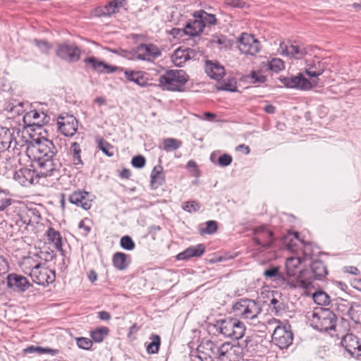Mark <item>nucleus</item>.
Wrapping results in <instances>:
<instances>
[{
    "instance_id": "1",
    "label": "nucleus",
    "mask_w": 361,
    "mask_h": 361,
    "mask_svg": "<svg viewBox=\"0 0 361 361\" xmlns=\"http://www.w3.org/2000/svg\"><path fill=\"white\" fill-rule=\"evenodd\" d=\"M38 155L35 163L40 176H59L62 164L56 157L57 149L52 141L44 139L38 142Z\"/></svg>"
},
{
    "instance_id": "2",
    "label": "nucleus",
    "mask_w": 361,
    "mask_h": 361,
    "mask_svg": "<svg viewBox=\"0 0 361 361\" xmlns=\"http://www.w3.org/2000/svg\"><path fill=\"white\" fill-rule=\"evenodd\" d=\"M310 325L320 331L333 330L336 327L337 317L329 309L317 308L307 316Z\"/></svg>"
},
{
    "instance_id": "3",
    "label": "nucleus",
    "mask_w": 361,
    "mask_h": 361,
    "mask_svg": "<svg viewBox=\"0 0 361 361\" xmlns=\"http://www.w3.org/2000/svg\"><path fill=\"white\" fill-rule=\"evenodd\" d=\"M307 271H300L295 282H290L279 272V268L273 267L264 271V275L267 278L273 279L281 286H289L291 288H301L303 289H309L312 286V279L305 276Z\"/></svg>"
},
{
    "instance_id": "4",
    "label": "nucleus",
    "mask_w": 361,
    "mask_h": 361,
    "mask_svg": "<svg viewBox=\"0 0 361 361\" xmlns=\"http://www.w3.org/2000/svg\"><path fill=\"white\" fill-rule=\"evenodd\" d=\"M188 77L183 70H169L159 78V85L163 90L181 91Z\"/></svg>"
},
{
    "instance_id": "5",
    "label": "nucleus",
    "mask_w": 361,
    "mask_h": 361,
    "mask_svg": "<svg viewBox=\"0 0 361 361\" xmlns=\"http://www.w3.org/2000/svg\"><path fill=\"white\" fill-rule=\"evenodd\" d=\"M216 327L219 332L225 337L236 340L241 338L245 331L243 323L234 318H228L218 321Z\"/></svg>"
},
{
    "instance_id": "6",
    "label": "nucleus",
    "mask_w": 361,
    "mask_h": 361,
    "mask_svg": "<svg viewBox=\"0 0 361 361\" xmlns=\"http://www.w3.org/2000/svg\"><path fill=\"white\" fill-rule=\"evenodd\" d=\"M233 310L236 316L245 319H254L262 312L259 304L248 298L240 299L233 305Z\"/></svg>"
},
{
    "instance_id": "7",
    "label": "nucleus",
    "mask_w": 361,
    "mask_h": 361,
    "mask_svg": "<svg viewBox=\"0 0 361 361\" xmlns=\"http://www.w3.org/2000/svg\"><path fill=\"white\" fill-rule=\"evenodd\" d=\"M133 54L136 60L152 61L161 55V51L154 44L142 43L133 49Z\"/></svg>"
},
{
    "instance_id": "8",
    "label": "nucleus",
    "mask_w": 361,
    "mask_h": 361,
    "mask_svg": "<svg viewBox=\"0 0 361 361\" xmlns=\"http://www.w3.org/2000/svg\"><path fill=\"white\" fill-rule=\"evenodd\" d=\"M56 54L62 60L74 63L80 60L81 50L75 44L66 42L57 45Z\"/></svg>"
},
{
    "instance_id": "9",
    "label": "nucleus",
    "mask_w": 361,
    "mask_h": 361,
    "mask_svg": "<svg viewBox=\"0 0 361 361\" xmlns=\"http://www.w3.org/2000/svg\"><path fill=\"white\" fill-rule=\"evenodd\" d=\"M197 357L201 361H219V346L210 340L201 342L197 348Z\"/></svg>"
},
{
    "instance_id": "10",
    "label": "nucleus",
    "mask_w": 361,
    "mask_h": 361,
    "mask_svg": "<svg viewBox=\"0 0 361 361\" xmlns=\"http://www.w3.org/2000/svg\"><path fill=\"white\" fill-rule=\"evenodd\" d=\"M32 281L39 285L46 286L55 280V271L40 264H36L30 271Z\"/></svg>"
},
{
    "instance_id": "11",
    "label": "nucleus",
    "mask_w": 361,
    "mask_h": 361,
    "mask_svg": "<svg viewBox=\"0 0 361 361\" xmlns=\"http://www.w3.org/2000/svg\"><path fill=\"white\" fill-rule=\"evenodd\" d=\"M290 326H278L272 334V341L281 349L287 348L293 342V333Z\"/></svg>"
},
{
    "instance_id": "12",
    "label": "nucleus",
    "mask_w": 361,
    "mask_h": 361,
    "mask_svg": "<svg viewBox=\"0 0 361 361\" xmlns=\"http://www.w3.org/2000/svg\"><path fill=\"white\" fill-rule=\"evenodd\" d=\"M238 44L239 50L244 54L255 55L259 51V42L247 33L241 34Z\"/></svg>"
},
{
    "instance_id": "13",
    "label": "nucleus",
    "mask_w": 361,
    "mask_h": 361,
    "mask_svg": "<svg viewBox=\"0 0 361 361\" xmlns=\"http://www.w3.org/2000/svg\"><path fill=\"white\" fill-rule=\"evenodd\" d=\"M243 355V348L226 342L219 346V361H238Z\"/></svg>"
},
{
    "instance_id": "14",
    "label": "nucleus",
    "mask_w": 361,
    "mask_h": 361,
    "mask_svg": "<svg viewBox=\"0 0 361 361\" xmlns=\"http://www.w3.org/2000/svg\"><path fill=\"white\" fill-rule=\"evenodd\" d=\"M57 125L60 132L67 137L75 135L78 129V121L72 115L60 116L58 118Z\"/></svg>"
},
{
    "instance_id": "15",
    "label": "nucleus",
    "mask_w": 361,
    "mask_h": 361,
    "mask_svg": "<svg viewBox=\"0 0 361 361\" xmlns=\"http://www.w3.org/2000/svg\"><path fill=\"white\" fill-rule=\"evenodd\" d=\"M280 81L288 88H295L300 90H309L312 87V82L305 78L302 73L294 77H281Z\"/></svg>"
},
{
    "instance_id": "16",
    "label": "nucleus",
    "mask_w": 361,
    "mask_h": 361,
    "mask_svg": "<svg viewBox=\"0 0 361 361\" xmlns=\"http://www.w3.org/2000/svg\"><path fill=\"white\" fill-rule=\"evenodd\" d=\"M341 345L351 357L357 358L361 356V342L355 335H345L341 339Z\"/></svg>"
},
{
    "instance_id": "17",
    "label": "nucleus",
    "mask_w": 361,
    "mask_h": 361,
    "mask_svg": "<svg viewBox=\"0 0 361 361\" xmlns=\"http://www.w3.org/2000/svg\"><path fill=\"white\" fill-rule=\"evenodd\" d=\"M39 174L37 170L22 168L16 171L14 179L23 186H29L38 182Z\"/></svg>"
},
{
    "instance_id": "18",
    "label": "nucleus",
    "mask_w": 361,
    "mask_h": 361,
    "mask_svg": "<svg viewBox=\"0 0 361 361\" xmlns=\"http://www.w3.org/2000/svg\"><path fill=\"white\" fill-rule=\"evenodd\" d=\"M7 286L13 290L18 293H23L30 286L27 279L17 274H9L7 277Z\"/></svg>"
},
{
    "instance_id": "19",
    "label": "nucleus",
    "mask_w": 361,
    "mask_h": 361,
    "mask_svg": "<svg viewBox=\"0 0 361 361\" xmlns=\"http://www.w3.org/2000/svg\"><path fill=\"white\" fill-rule=\"evenodd\" d=\"M84 63L89 68L99 73H111L118 69V67L109 65L94 56L85 59Z\"/></svg>"
},
{
    "instance_id": "20",
    "label": "nucleus",
    "mask_w": 361,
    "mask_h": 361,
    "mask_svg": "<svg viewBox=\"0 0 361 361\" xmlns=\"http://www.w3.org/2000/svg\"><path fill=\"white\" fill-rule=\"evenodd\" d=\"M255 243L263 247L268 248L274 241L272 232L264 226H259L254 230Z\"/></svg>"
},
{
    "instance_id": "21",
    "label": "nucleus",
    "mask_w": 361,
    "mask_h": 361,
    "mask_svg": "<svg viewBox=\"0 0 361 361\" xmlns=\"http://www.w3.org/2000/svg\"><path fill=\"white\" fill-rule=\"evenodd\" d=\"M89 192L84 190H78L70 195L68 200L71 203L75 204L85 210L92 207V199Z\"/></svg>"
},
{
    "instance_id": "22",
    "label": "nucleus",
    "mask_w": 361,
    "mask_h": 361,
    "mask_svg": "<svg viewBox=\"0 0 361 361\" xmlns=\"http://www.w3.org/2000/svg\"><path fill=\"white\" fill-rule=\"evenodd\" d=\"M305 271H307L305 276L312 279V283H313V279L322 280L328 274L326 266L320 259H316L312 262L311 271L313 274V278L307 276L308 271L307 270ZM312 287H313L312 285L310 288Z\"/></svg>"
},
{
    "instance_id": "23",
    "label": "nucleus",
    "mask_w": 361,
    "mask_h": 361,
    "mask_svg": "<svg viewBox=\"0 0 361 361\" xmlns=\"http://www.w3.org/2000/svg\"><path fill=\"white\" fill-rule=\"evenodd\" d=\"M280 49L283 55L286 54L297 59H301L307 54L305 48L300 45L290 44L287 46L284 43H281Z\"/></svg>"
},
{
    "instance_id": "24",
    "label": "nucleus",
    "mask_w": 361,
    "mask_h": 361,
    "mask_svg": "<svg viewBox=\"0 0 361 361\" xmlns=\"http://www.w3.org/2000/svg\"><path fill=\"white\" fill-rule=\"evenodd\" d=\"M205 72L211 78L219 80L225 74L224 68L216 62L207 61L205 64Z\"/></svg>"
},
{
    "instance_id": "25",
    "label": "nucleus",
    "mask_w": 361,
    "mask_h": 361,
    "mask_svg": "<svg viewBox=\"0 0 361 361\" xmlns=\"http://www.w3.org/2000/svg\"><path fill=\"white\" fill-rule=\"evenodd\" d=\"M205 252V247L203 244H199L196 246H191L182 252H180L176 258L178 260H187L191 257H198L202 256Z\"/></svg>"
},
{
    "instance_id": "26",
    "label": "nucleus",
    "mask_w": 361,
    "mask_h": 361,
    "mask_svg": "<svg viewBox=\"0 0 361 361\" xmlns=\"http://www.w3.org/2000/svg\"><path fill=\"white\" fill-rule=\"evenodd\" d=\"M204 25L202 24L198 18H195L193 20L188 21L183 30L185 35L195 37L199 35L203 32Z\"/></svg>"
},
{
    "instance_id": "27",
    "label": "nucleus",
    "mask_w": 361,
    "mask_h": 361,
    "mask_svg": "<svg viewBox=\"0 0 361 361\" xmlns=\"http://www.w3.org/2000/svg\"><path fill=\"white\" fill-rule=\"evenodd\" d=\"M163 168L161 166H155L152 171L150 175V185L154 189L162 185L165 182V178L162 173Z\"/></svg>"
},
{
    "instance_id": "28",
    "label": "nucleus",
    "mask_w": 361,
    "mask_h": 361,
    "mask_svg": "<svg viewBox=\"0 0 361 361\" xmlns=\"http://www.w3.org/2000/svg\"><path fill=\"white\" fill-rule=\"evenodd\" d=\"M124 74L127 80L140 87H145L147 85V80L140 71H125Z\"/></svg>"
},
{
    "instance_id": "29",
    "label": "nucleus",
    "mask_w": 361,
    "mask_h": 361,
    "mask_svg": "<svg viewBox=\"0 0 361 361\" xmlns=\"http://www.w3.org/2000/svg\"><path fill=\"white\" fill-rule=\"evenodd\" d=\"M194 18H198L204 25V27L206 25H213L216 23V18L214 15L209 14L203 10L197 11L193 14Z\"/></svg>"
},
{
    "instance_id": "30",
    "label": "nucleus",
    "mask_w": 361,
    "mask_h": 361,
    "mask_svg": "<svg viewBox=\"0 0 361 361\" xmlns=\"http://www.w3.org/2000/svg\"><path fill=\"white\" fill-rule=\"evenodd\" d=\"M12 134L7 128H0V150L7 149L11 147Z\"/></svg>"
},
{
    "instance_id": "31",
    "label": "nucleus",
    "mask_w": 361,
    "mask_h": 361,
    "mask_svg": "<svg viewBox=\"0 0 361 361\" xmlns=\"http://www.w3.org/2000/svg\"><path fill=\"white\" fill-rule=\"evenodd\" d=\"M47 235L48 240L54 244L56 250L63 252L62 240L60 233L50 227L47 231Z\"/></svg>"
},
{
    "instance_id": "32",
    "label": "nucleus",
    "mask_w": 361,
    "mask_h": 361,
    "mask_svg": "<svg viewBox=\"0 0 361 361\" xmlns=\"http://www.w3.org/2000/svg\"><path fill=\"white\" fill-rule=\"evenodd\" d=\"M302 262L300 257H291L286 259V267L288 276H293L297 274V269Z\"/></svg>"
},
{
    "instance_id": "33",
    "label": "nucleus",
    "mask_w": 361,
    "mask_h": 361,
    "mask_svg": "<svg viewBox=\"0 0 361 361\" xmlns=\"http://www.w3.org/2000/svg\"><path fill=\"white\" fill-rule=\"evenodd\" d=\"M299 242V233L297 232L290 233L283 240L284 245L291 252H295L297 250Z\"/></svg>"
},
{
    "instance_id": "34",
    "label": "nucleus",
    "mask_w": 361,
    "mask_h": 361,
    "mask_svg": "<svg viewBox=\"0 0 361 361\" xmlns=\"http://www.w3.org/2000/svg\"><path fill=\"white\" fill-rule=\"evenodd\" d=\"M271 312L274 313L275 315L279 316L281 314V313L286 309V305L283 299H278L276 298H273L270 300V304L269 305Z\"/></svg>"
},
{
    "instance_id": "35",
    "label": "nucleus",
    "mask_w": 361,
    "mask_h": 361,
    "mask_svg": "<svg viewBox=\"0 0 361 361\" xmlns=\"http://www.w3.org/2000/svg\"><path fill=\"white\" fill-rule=\"evenodd\" d=\"M70 154L73 157V162L75 165H82L83 162L82 161L80 154L81 149L80 145L76 142H72L69 149Z\"/></svg>"
},
{
    "instance_id": "36",
    "label": "nucleus",
    "mask_w": 361,
    "mask_h": 361,
    "mask_svg": "<svg viewBox=\"0 0 361 361\" xmlns=\"http://www.w3.org/2000/svg\"><path fill=\"white\" fill-rule=\"evenodd\" d=\"M25 353H38V354H44L49 353L51 355H55L59 353L58 350L49 348H43L40 346H34L30 345L24 349Z\"/></svg>"
},
{
    "instance_id": "37",
    "label": "nucleus",
    "mask_w": 361,
    "mask_h": 361,
    "mask_svg": "<svg viewBox=\"0 0 361 361\" xmlns=\"http://www.w3.org/2000/svg\"><path fill=\"white\" fill-rule=\"evenodd\" d=\"M151 342L147 345V352L149 354H155L159 352L161 345L160 336L157 334H152L149 336Z\"/></svg>"
},
{
    "instance_id": "38",
    "label": "nucleus",
    "mask_w": 361,
    "mask_h": 361,
    "mask_svg": "<svg viewBox=\"0 0 361 361\" xmlns=\"http://www.w3.org/2000/svg\"><path fill=\"white\" fill-rule=\"evenodd\" d=\"M127 255L123 252H116L113 256V264L118 270H123L128 267Z\"/></svg>"
},
{
    "instance_id": "39",
    "label": "nucleus",
    "mask_w": 361,
    "mask_h": 361,
    "mask_svg": "<svg viewBox=\"0 0 361 361\" xmlns=\"http://www.w3.org/2000/svg\"><path fill=\"white\" fill-rule=\"evenodd\" d=\"M348 314L355 323L361 324V305L352 303L348 310Z\"/></svg>"
},
{
    "instance_id": "40",
    "label": "nucleus",
    "mask_w": 361,
    "mask_h": 361,
    "mask_svg": "<svg viewBox=\"0 0 361 361\" xmlns=\"http://www.w3.org/2000/svg\"><path fill=\"white\" fill-rule=\"evenodd\" d=\"M312 298L314 302L319 305H327L330 303L329 296L322 290L314 293Z\"/></svg>"
},
{
    "instance_id": "41",
    "label": "nucleus",
    "mask_w": 361,
    "mask_h": 361,
    "mask_svg": "<svg viewBox=\"0 0 361 361\" xmlns=\"http://www.w3.org/2000/svg\"><path fill=\"white\" fill-rule=\"evenodd\" d=\"M108 333L109 329L107 327H100L91 332V337L94 341L100 343L107 336Z\"/></svg>"
},
{
    "instance_id": "42",
    "label": "nucleus",
    "mask_w": 361,
    "mask_h": 361,
    "mask_svg": "<svg viewBox=\"0 0 361 361\" xmlns=\"http://www.w3.org/2000/svg\"><path fill=\"white\" fill-rule=\"evenodd\" d=\"M217 90L228 92H236V81L234 78L224 80L217 86Z\"/></svg>"
},
{
    "instance_id": "43",
    "label": "nucleus",
    "mask_w": 361,
    "mask_h": 361,
    "mask_svg": "<svg viewBox=\"0 0 361 361\" xmlns=\"http://www.w3.org/2000/svg\"><path fill=\"white\" fill-rule=\"evenodd\" d=\"M163 148L165 151L176 150L181 145V142L174 138H166L163 142Z\"/></svg>"
},
{
    "instance_id": "44",
    "label": "nucleus",
    "mask_w": 361,
    "mask_h": 361,
    "mask_svg": "<svg viewBox=\"0 0 361 361\" xmlns=\"http://www.w3.org/2000/svg\"><path fill=\"white\" fill-rule=\"evenodd\" d=\"M97 12V14L99 16H109L111 14L116 13L117 10L115 8V6L113 5L111 1H110L108 4L99 8V11H98Z\"/></svg>"
},
{
    "instance_id": "45",
    "label": "nucleus",
    "mask_w": 361,
    "mask_h": 361,
    "mask_svg": "<svg viewBox=\"0 0 361 361\" xmlns=\"http://www.w3.org/2000/svg\"><path fill=\"white\" fill-rule=\"evenodd\" d=\"M218 228L217 223L215 221H207L206 222V227L200 230L201 234H213Z\"/></svg>"
},
{
    "instance_id": "46",
    "label": "nucleus",
    "mask_w": 361,
    "mask_h": 361,
    "mask_svg": "<svg viewBox=\"0 0 361 361\" xmlns=\"http://www.w3.org/2000/svg\"><path fill=\"white\" fill-rule=\"evenodd\" d=\"M98 147L99 149L103 152L108 157H112L114 153L112 152L113 147L106 141L102 140H99L98 141Z\"/></svg>"
},
{
    "instance_id": "47",
    "label": "nucleus",
    "mask_w": 361,
    "mask_h": 361,
    "mask_svg": "<svg viewBox=\"0 0 361 361\" xmlns=\"http://www.w3.org/2000/svg\"><path fill=\"white\" fill-rule=\"evenodd\" d=\"M121 246L126 250H132L135 248V243L132 238L128 235H125L121 238Z\"/></svg>"
},
{
    "instance_id": "48",
    "label": "nucleus",
    "mask_w": 361,
    "mask_h": 361,
    "mask_svg": "<svg viewBox=\"0 0 361 361\" xmlns=\"http://www.w3.org/2000/svg\"><path fill=\"white\" fill-rule=\"evenodd\" d=\"M77 345L84 350H90L92 346V341L90 338L80 337L76 338Z\"/></svg>"
},
{
    "instance_id": "49",
    "label": "nucleus",
    "mask_w": 361,
    "mask_h": 361,
    "mask_svg": "<svg viewBox=\"0 0 361 361\" xmlns=\"http://www.w3.org/2000/svg\"><path fill=\"white\" fill-rule=\"evenodd\" d=\"M34 43L44 54H48L51 48V46L46 40L35 39Z\"/></svg>"
},
{
    "instance_id": "50",
    "label": "nucleus",
    "mask_w": 361,
    "mask_h": 361,
    "mask_svg": "<svg viewBox=\"0 0 361 361\" xmlns=\"http://www.w3.org/2000/svg\"><path fill=\"white\" fill-rule=\"evenodd\" d=\"M284 68L283 61L280 59H273L269 62V68L274 71L279 72Z\"/></svg>"
},
{
    "instance_id": "51",
    "label": "nucleus",
    "mask_w": 361,
    "mask_h": 361,
    "mask_svg": "<svg viewBox=\"0 0 361 361\" xmlns=\"http://www.w3.org/2000/svg\"><path fill=\"white\" fill-rule=\"evenodd\" d=\"M110 51L113 54H116L117 55L121 56L123 57H125L128 59H132L135 60L134 54H133V50L132 51H127L124 49H111Z\"/></svg>"
},
{
    "instance_id": "52",
    "label": "nucleus",
    "mask_w": 361,
    "mask_h": 361,
    "mask_svg": "<svg viewBox=\"0 0 361 361\" xmlns=\"http://www.w3.org/2000/svg\"><path fill=\"white\" fill-rule=\"evenodd\" d=\"M132 165L137 169H141L145 166L146 164L145 158L142 155H137L133 157L131 160Z\"/></svg>"
},
{
    "instance_id": "53",
    "label": "nucleus",
    "mask_w": 361,
    "mask_h": 361,
    "mask_svg": "<svg viewBox=\"0 0 361 361\" xmlns=\"http://www.w3.org/2000/svg\"><path fill=\"white\" fill-rule=\"evenodd\" d=\"M44 116L45 117L46 116L44 114V113H39L35 110L34 111H31L30 112L27 113V115L24 117V121H25L27 118H33L34 120L36 121H34L32 123V125H39V121H38L39 118L41 117V116Z\"/></svg>"
},
{
    "instance_id": "54",
    "label": "nucleus",
    "mask_w": 361,
    "mask_h": 361,
    "mask_svg": "<svg viewBox=\"0 0 361 361\" xmlns=\"http://www.w3.org/2000/svg\"><path fill=\"white\" fill-rule=\"evenodd\" d=\"M200 208V204L195 201L187 202L183 206V209L188 212H196Z\"/></svg>"
},
{
    "instance_id": "55",
    "label": "nucleus",
    "mask_w": 361,
    "mask_h": 361,
    "mask_svg": "<svg viewBox=\"0 0 361 361\" xmlns=\"http://www.w3.org/2000/svg\"><path fill=\"white\" fill-rule=\"evenodd\" d=\"M189 51L190 50H180V49H177L175 51V56H176V59H183L184 61L188 60L190 59V56L189 55ZM190 51H192V50H190Z\"/></svg>"
},
{
    "instance_id": "56",
    "label": "nucleus",
    "mask_w": 361,
    "mask_h": 361,
    "mask_svg": "<svg viewBox=\"0 0 361 361\" xmlns=\"http://www.w3.org/2000/svg\"><path fill=\"white\" fill-rule=\"evenodd\" d=\"M232 157L229 154H224L219 157V164L221 166H227L232 162Z\"/></svg>"
},
{
    "instance_id": "57",
    "label": "nucleus",
    "mask_w": 361,
    "mask_h": 361,
    "mask_svg": "<svg viewBox=\"0 0 361 361\" xmlns=\"http://www.w3.org/2000/svg\"><path fill=\"white\" fill-rule=\"evenodd\" d=\"M251 78L253 80L254 83H264L266 81V77L260 72L252 71L251 73Z\"/></svg>"
},
{
    "instance_id": "58",
    "label": "nucleus",
    "mask_w": 361,
    "mask_h": 361,
    "mask_svg": "<svg viewBox=\"0 0 361 361\" xmlns=\"http://www.w3.org/2000/svg\"><path fill=\"white\" fill-rule=\"evenodd\" d=\"M312 68L313 66L306 68L305 70L306 74L311 78L318 77L319 75H321L324 71V68H321L318 70H312Z\"/></svg>"
},
{
    "instance_id": "59",
    "label": "nucleus",
    "mask_w": 361,
    "mask_h": 361,
    "mask_svg": "<svg viewBox=\"0 0 361 361\" xmlns=\"http://www.w3.org/2000/svg\"><path fill=\"white\" fill-rule=\"evenodd\" d=\"M226 4L233 8H243L245 3L242 0H226Z\"/></svg>"
},
{
    "instance_id": "60",
    "label": "nucleus",
    "mask_w": 361,
    "mask_h": 361,
    "mask_svg": "<svg viewBox=\"0 0 361 361\" xmlns=\"http://www.w3.org/2000/svg\"><path fill=\"white\" fill-rule=\"evenodd\" d=\"M8 267V265L6 259L0 255V275L7 271Z\"/></svg>"
},
{
    "instance_id": "61",
    "label": "nucleus",
    "mask_w": 361,
    "mask_h": 361,
    "mask_svg": "<svg viewBox=\"0 0 361 361\" xmlns=\"http://www.w3.org/2000/svg\"><path fill=\"white\" fill-rule=\"evenodd\" d=\"M98 317L102 320L109 321L111 317L108 312L101 311L98 312Z\"/></svg>"
},
{
    "instance_id": "62",
    "label": "nucleus",
    "mask_w": 361,
    "mask_h": 361,
    "mask_svg": "<svg viewBox=\"0 0 361 361\" xmlns=\"http://www.w3.org/2000/svg\"><path fill=\"white\" fill-rule=\"evenodd\" d=\"M78 227H79V228H82L84 230L85 235H87L90 231V229H91L90 226L85 224V220L80 221V222L79 223Z\"/></svg>"
},
{
    "instance_id": "63",
    "label": "nucleus",
    "mask_w": 361,
    "mask_h": 361,
    "mask_svg": "<svg viewBox=\"0 0 361 361\" xmlns=\"http://www.w3.org/2000/svg\"><path fill=\"white\" fill-rule=\"evenodd\" d=\"M126 2V0H113L111 1V3L113 5L115 6V8H116L117 11L120 8H122L125 3Z\"/></svg>"
},
{
    "instance_id": "64",
    "label": "nucleus",
    "mask_w": 361,
    "mask_h": 361,
    "mask_svg": "<svg viewBox=\"0 0 361 361\" xmlns=\"http://www.w3.org/2000/svg\"><path fill=\"white\" fill-rule=\"evenodd\" d=\"M131 176V172L128 169H123L120 173V177L122 178L128 179Z\"/></svg>"
}]
</instances>
